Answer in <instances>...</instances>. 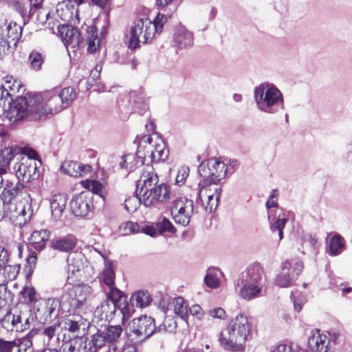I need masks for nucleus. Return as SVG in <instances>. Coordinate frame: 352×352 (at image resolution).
<instances>
[{
	"label": "nucleus",
	"instance_id": "f257e3e1",
	"mask_svg": "<svg viewBox=\"0 0 352 352\" xmlns=\"http://www.w3.org/2000/svg\"><path fill=\"white\" fill-rule=\"evenodd\" d=\"M65 109L61 98L54 91L46 93L43 97L34 94L27 97L18 98L11 105L8 116L11 121H18L36 114L40 117L49 113H55Z\"/></svg>",
	"mask_w": 352,
	"mask_h": 352
},
{
	"label": "nucleus",
	"instance_id": "f03ea898",
	"mask_svg": "<svg viewBox=\"0 0 352 352\" xmlns=\"http://www.w3.org/2000/svg\"><path fill=\"white\" fill-rule=\"evenodd\" d=\"M146 168L138 185L142 204L149 207L168 202L171 197L170 187L164 182H160L159 177L152 166H147Z\"/></svg>",
	"mask_w": 352,
	"mask_h": 352
},
{
	"label": "nucleus",
	"instance_id": "7ed1b4c3",
	"mask_svg": "<svg viewBox=\"0 0 352 352\" xmlns=\"http://www.w3.org/2000/svg\"><path fill=\"white\" fill-rule=\"evenodd\" d=\"M267 278L263 268L258 263L249 266L236 280L235 288L239 296L250 301L264 296Z\"/></svg>",
	"mask_w": 352,
	"mask_h": 352
},
{
	"label": "nucleus",
	"instance_id": "20e7f679",
	"mask_svg": "<svg viewBox=\"0 0 352 352\" xmlns=\"http://www.w3.org/2000/svg\"><path fill=\"white\" fill-rule=\"evenodd\" d=\"M250 331L247 316L237 315L228 323L227 328L219 336L221 346L227 351H243Z\"/></svg>",
	"mask_w": 352,
	"mask_h": 352
},
{
	"label": "nucleus",
	"instance_id": "39448f33",
	"mask_svg": "<svg viewBox=\"0 0 352 352\" xmlns=\"http://www.w3.org/2000/svg\"><path fill=\"white\" fill-rule=\"evenodd\" d=\"M60 36L64 41L65 46L73 50L74 52L79 47H84L87 45L88 52L94 53L98 48L100 38L97 34L96 25L88 26L86 29V41H84L80 36V33L76 28L63 25L58 27Z\"/></svg>",
	"mask_w": 352,
	"mask_h": 352
},
{
	"label": "nucleus",
	"instance_id": "423d86ee",
	"mask_svg": "<svg viewBox=\"0 0 352 352\" xmlns=\"http://www.w3.org/2000/svg\"><path fill=\"white\" fill-rule=\"evenodd\" d=\"M254 98L258 109L268 114H275L284 108L281 91L274 85L263 83L255 87Z\"/></svg>",
	"mask_w": 352,
	"mask_h": 352
},
{
	"label": "nucleus",
	"instance_id": "0eeeda50",
	"mask_svg": "<svg viewBox=\"0 0 352 352\" xmlns=\"http://www.w3.org/2000/svg\"><path fill=\"white\" fill-rule=\"evenodd\" d=\"M3 204L5 215L20 226L30 220L33 214L31 197L28 192H21L10 201L3 202Z\"/></svg>",
	"mask_w": 352,
	"mask_h": 352
},
{
	"label": "nucleus",
	"instance_id": "6e6552de",
	"mask_svg": "<svg viewBox=\"0 0 352 352\" xmlns=\"http://www.w3.org/2000/svg\"><path fill=\"white\" fill-rule=\"evenodd\" d=\"M122 332V328L120 325H101L90 340L96 352L102 347H107L106 352H116L117 347L115 342L119 339Z\"/></svg>",
	"mask_w": 352,
	"mask_h": 352
},
{
	"label": "nucleus",
	"instance_id": "1a4fd4ad",
	"mask_svg": "<svg viewBox=\"0 0 352 352\" xmlns=\"http://www.w3.org/2000/svg\"><path fill=\"white\" fill-rule=\"evenodd\" d=\"M156 34L155 25L148 19H140L133 23L130 29L129 47L135 50L140 43H146L153 40Z\"/></svg>",
	"mask_w": 352,
	"mask_h": 352
},
{
	"label": "nucleus",
	"instance_id": "9d476101",
	"mask_svg": "<svg viewBox=\"0 0 352 352\" xmlns=\"http://www.w3.org/2000/svg\"><path fill=\"white\" fill-rule=\"evenodd\" d=\"M30 310L21 305L12 309L1 320V326L8 331L21 332L30 327Z\"/></svg>",
	"mask_w": 352,
	"mask_h": 352
},
{
	"label": "nucleus",
	"instance_id": "9b49d317",
	"mask_svg": "<svg viewBox=\"0 0 352 352\" xmlns=\"http://www.w3.org/2000/svg\"><path fill=\"white\" fill-rule=\"evenodd\" d=\"M157 333L153 318L142 316L133 319L128 324V337L131 340L144 341Z\"/></svg>",
	"mask_w": 352,
	"mask_h": 352
},
{
	"label": "nucleus",
	"instance_id": "f8f14e48",
	"mask_svg": "<svg viewBox=\"0 0 352 352\" xmlns=\"http://www.w3.org/2000/svg\"><path fill=\"white\" fill-rule=\"evenodd\" d=\"M205 184L204 180L199 184L195 203L197 207L200 206L206 212H212L218 205L221 193V188L217 186Z\"/></svg>",
	"mask_w": 352,
	"mask_h": 352
},
{
	"label": "nucleus",
	"instance_id": "ddd939ff",
	"mask_svg": "<svg viewBox=\"0 0 352 352\" xmlns=\"http://www.w3.org/2000/svg\"><path fill=\"white\" fill-rule=\"evenodd\" d=\"M302 262L298 258L287 260L281 264V270L276 276L274 284L279 287H289L295 284L303 270Z\"/></svg>",
	"mask_w": 352,
	"mask_h": 352
},
{
	"label": "nucleus",
	"instance_id": "4468645a",
	"mask_svg": "<svg viewBox=\"0 0 352 352\" xmlns=\"http://www.w3.org/2000/svg\"><path fill=\"white\" fill-rule=\"evenodd\" d=\"M198 171L205 184H217L225 178L227 168L223 162L216 159H210L199 166Z\"/></svg>",
	"mask_w": 352,
	"mask_h": 352
},
{
	"label": "nucleus",
	"instance_id": "2eb2a0df",
	"mask_svg": "<svg viewBox=\"0 0 352 352\" xmlns=\"http://www.w3.org/2000/svg\"><path fill=\"white\" fill-rule=\"evenodd\" d=\"M194 210L193 201L186 197H179L174 199L170 207L175 221L183 226L188 225Z\"/></svg>",
	"mask_w": 352,
	"mask_h": 352
},
{
	"label": "nucleus",
	"instance_id": "dca6fc26",
	"mask_svg": "<svg viewBox=\"0 0 352 352\" xmlns=\"http://www.w3.org/2000/svg\"><path fill=\"white\" fill-rule=\"evenodd\" d=\"M60 302L56 298H50L40 302L35 311L36 319L42 324L50 322L59 315Z\"/></svg>",
	"mask_w": 352,
	"mask_h": 352
},
{
	"label": "nucleus",
	"instance_id": "f3484780",
	"mask_svg": "<svg viewBox=\"0 0 352 352\" xmlns=\"http://www.w3.org/2000/svg\"><path fill=\"white\" fill-rule=\"evenodd\" d=\"M72 212L76 217H87L94 208L93 197L90 192H82L70 201Z\"/></svg>",
	"mask_w": 352,
	"mask_h": 352
},
{
	"label": "nucleus",
	"instance_id": "a211bd4d",
	"mask_svg": "<svg viewBox=\"0 0 352 352\" xmlns=\"http://www.w3.org/2000/svg\"><path fill=\"white\" fill-rule=\"evenodd\" d=\"M142 150L146 155V162L148 163L164 162L168 157V150L166 148L165 142L157 138L154 145L143 146Z\"/></svg>",
	"mask_w": 352,
	"mask_h": 352
},
{
	"label": "nucleus",
	"instance_id": "6ab92c4d",
	"mask_svg": "<svg viewBox=\"0 0 352 352\" xmlns=\"http://www.w3.org/2000/svg\"><path fill=\"white\" fill-rule=\"evenodd\" d=\"M59 347V352H96L91 340L84 337L63 340Z\"/></svg>",
	"mask_w": 352,
	"mask_h": 352
},
{
	"label": "nucleus",
	"instance_id": "aec40b11",
	"mask_svg": "<svg viewBox=\"0 0 352 352\" xmlns=\"http://www.w3.org/2000/svg\"><path fill=\"white\" fill-rule=\"evenodd\" d=\"M14 178V180L3 179L0 184V198L3 202L10 201L14 197L19 196L21 192H26L24 190V185Z\"/></svg>",
	"mask_w": 352,
	"mask_h": 352
},
{
	"label": "nucleus",
	"instance_id": "412c9836",
	"mask_svg": "<svg viewBox=\"0 0 352 352\" xmlns=\"http://www.w3.org/2000/svg\"><path fill=\"white\" fill-rule=\"evenodd\" d=\"M0 30L3 38L12 43L14 47H16L18 41L22 36L23 28L21 25L17 24L15 21L9 20L8 19H0Z\"/></svg>",
	"mask_w": 352,
	"mask_h": 352
},
{
	"label": "nucleus",
	"instance_id": "4be33fe9",
	"mask_svg": "<svg viewBox=\"0 0 352 352\" xmlns=\"http://www.w3.org/2000/svg\"><path fill=\"white\" fill-rule=\"evenodd\" d=\"M36 168L35 161L28 157H22L14 167L17 179L26 182L34 178Z\"/></svg>",
	"mask_w": 352,
	"mask_h": 352
},
{
	"label": "nucleus",
	"instance_id": "5701e85b",
	"mask_svg": "<svg viewBox=\"0 0 352 352\" xmlns=\"http://www.w3.org/2000/svg\"><path fill=\"white\" fill-rule=\"evenodd\" d=\"M86 258L85 255L79 252H73L67 257L68 278H78L84 268Z\"/></svg>",
	"mask_w": 352,
	"mask_h": 352
},
{
	"label": "nucleus",
	"instance_id": "b1692460",
	"mask_svg": "<svg viewBox=\"0 0 352 352\" xmlns=\"http://www.w3.org/2000/svg\"><path fill=\"white\" fill-rule=\"evenodd\" d=\"M60 327L59 322L49 326H45L43 329L39 330L38 336H41L47 348L57 349L60 345V340L58 330Z\"/></svg>",
	"mask_w": 352,
	"mask_h": 352
},
{
	"label": "nucleus",
	"instance_id": "393cba45",
	"mask_svg": "<svg viewBox=\"0 0 352 352\" xmlns=\"http://www.w3.org/2000/svg\"><path fill=\"white\" fill-rule=\"evenodd\" d=\"M142 148V146H139L136 155L130 153L123 155L120 162V167L126 170H132L137 166L144 164L146 163V155L144 153Z\"/></svg>",
	"mask_w": 352,
	"mask_h": 352
},
{
	"label": "nucleus",
	"instance_id": "a878e982",
	"mask_svg": "<svg viewBox=\"0 0 352 352\" xmlns=\"http://www.w3.org/2000/svg\"><path fill=\"white\" fill-rule=\"evenodd\" d=\"M63 328L70 333H76V338L80 331L85 332L89 327L88 321L80 315H68L63 321Z\"/></svg>",
	"mask_w": 352,
	"mask_h": 352
},
{
	"label": "nucleus",
	"instance_id": "bb28decb",
	"mask_svg": "<svg viewBox=\"0 0 352 352\" xmlns=\"http://www.w3.org/2000/svg\"><path fill=\"white\" fill-rule=\"evenodd\" d=\"M131 109L133 113L143 116L147 111L148 99L142 90L133 91L129 96Z\"/></svg>",
	"mask_w": 352,
	"mask_h": 352
},
{
	"label": "nucleus",
	"instance_id": "cd10ccee",
	"mask_svg": "<svg viewBox=\"0 0 352 352\" xmlns=\"http://www.w3.org/2000/svg\"><path fill=\"white\" fill-rule=\"evenodd\" d=\"M60 170L69 176L77 177L89 172L91 166L80 164L78 162L66 160L61 164Z\"/></svg>",
	"mask_w": 352,
	"mask_h": 352
},
{
	"label": "nucleus",
	"instance_id": "c85d7f7f",
	"mask_svg": "<svg viewBox=\"0 0 352 352\" xmlns=\"http://www.w3.org/2000/svg\"><path fill=\"white\" fill-rule=\"evenodd\" d=\"M329 339L324 334H314L309 338L308 345L313 352H327Z\"/></svg>",
	"mask_w": 352,
	"mask_h": 352
},
{
	"label": "nucleus",
	"instance_id": "c756f323",
	"mask_svg": "<svg viewBox=\"0 0 352 352\" xmlns=\"http://www.w3.org/2000/svg\"><path fill=\"white\" fill-rule=\"evenodd\" d=\"M67 201V197L63 194H55L50 199L52 215L55 219L62 216Z\"/></svg>",
	"mask_w": 352,
	"mask_h": 352
},
{
	"label": "nucleus",
	"instance_id": "7c9ffc66",
	"mask_svg": "<svg viewBox=\"0 0 352 352\" xmlns=\"http://www.w3.org/2000/svg\"><path fill=\"white\" fill-rule=\"evenodd\" d=\"M2 268L0 269V284H6L14 280L19 272H20V265L14 264V265H4Z\"/></svg>",
	"mask_w": 352,
	"mask_h": 352
},
{
	"label": "nucleus",
	"instance_id": "2f4dec72",
	"mask_svg": "<svg viewBox=\"0 0 352 352\" xmlns=\"http://www.w3.org/2000/svg\"><path fill=\"white\" fill-rule=\"evenodd\" d=\"M174 40L179 48L190 47L193 43V35L185 28H180L175 33Z\"/></svg>",
	"mask_w": 352,
	"mask_h": 352
},
{
	"label": "nucleus",
	"instance_id": "473e14b6",
	"mask_svg": "<svg viewBox=\"0 0 352 352\" xmlns=\"http://www.w3.org/2000/svg\"><path fill=\"white\" fill-rule=\"evenodd\" d=\"M50 232L47 230L34 231L29 238L30 243L34 245L36 250H41L45 246V241L48 240Z\"/></svg>",
	"mask_w": 352,
	"mask_h": 352
},
{
	"label": "nucleus",
	"instance_id": "72a5a7b5",
	"mask_svg": "<svg viewBox=\"0 0 352 352\" xmlns=\"http://www.w3.org/2000/svg\"><path fill=\"white\" fill-rule=\"evenodd\" d=\"M63 307H67L68 310L79 308L77 299H76L73 287L66 288L62 293L58 300Z\"/></svg>",
	"mask_w": 352,
	"mask_h": 352
},
{
	"label": "nucleus",
	"instance_id": "f704fd0d",
	"mask_svg": "<svg viewBox=\"0 0 352 352\" xmlns=\"http://www.w3.org/2000/svg\"><path fill=\"white\" fill-rule=\"evenodd\" d=\"M76 245V240L74 237H63L53 240L51 242V247L60 252H69L75 248Z\"/></svg>",
	"mask_w": 352,
	"mask_h": 352
},
{
	"label": "nucleus",
	"instance_id": "c9c22d12",
	"mask_svg": "<svg viewBox=\"0 0 352 352\" xmlns=\"http://www.w3.org/2000/svg\"><path fill=\"white\" fill-rule=\"evenodd\" d=\"M109 289L110 291L107 294L106 300H108L109 303H113L115 305V311L116 312L119 310L124 316L126 310V306L124 305L123 307H121V292L118 289L114 287V286L109 287Z\"/></svg>",
	"mask_w": 352,
	"mask_h": 352
},
{
	"label": "nucleus",
	"instance_id": "e433bc0d",
	"mask_svg": "<svg viewBox=\"0 0 352 352\" xmlns=\"http://www.w3.org/2000/svg\"><path fill=\"white\" fill-rule=\"evenodd\" d=\"M76 299H77L79 308L81 307L91 294V287L89 285H77L73 286Z\"/></svg>",
	"mask_w": 352,
	"mask_h": 352
},
{
	"label": "nucleus",
	"instance_id": "4c0bfd02",
	"mask_svg": "<svg viewBox=\"0 0 352 352\" xmlns=\"http://www.w3.org/2000/svg\"><path fill=\"white\" fill-rule=\"evenodd\" d=\"M151 298L147 292L138 291L131 296L130 302L133 307L143 308L147 307Z\"/></svg>",
	"mask_w": 352,
	"mask_h": 352
},
{
	"label": "nucleus",
	"instance_id": "58836bf2",
	"mask_svg": "<svg viewBox=\"0 0 352 352\" xmlns=\"http://www.w3.org/2000/svg\"><path fill=\"white\" fill-rule=\"evenodd\" d=\"M115 305L113 303H109L108 300H104L100 307H98L94 311V316L100 318L101 320L104 319V321L107 320L109 317L114 315Z\"/></svg>",
	"mask_w": 352,
	"mask_h": 352
},
{
	"label": "nucleus",
	"instance_id": "ea45409f",
	"mask_svg": "<svg viewBox=\"0 0 352 352\" xmlns=\"http://www.w3.org/2000/svg\"><path fill=\"white\" fill-rule=\"evenodd\" d=\"M329 254L336 256L342 252L344 249V240L339 234L333 235L329 244Z\"/></svg>",
	"mask_w": 352,
	"mask_h": 352
},
{
	"label": "nucleus",
	"instance_id": "a19ab883",
	"mask_svg": "<svg viewBox=\"0 0 352 352\" xmlns=\"http://www.w3.org/2000/svg\"><path fill=\"white\" fill-rule=\"evenodd\" d=\"M38 333L39 330L38 329H32L25 336L19 340V345L17 346L18 349L25 351L32 349L33 347V342L38 336Z\"/></svg>",
	"mask_w": 352,
	"mask_h": 352
},
{
	"label": "nucleus",
	"instance_id": "79ce46f5",
	"mask_svg": "<svg viewBox=\"0 0 352 352\" xmlns=\"http://www.w3.org/2000/svg\"><path fill=\"white\" fill-rule=\"evenodd\" d=\"M218 274L221 275L222 272L217 268L208 270L207 274L204 277V282L208 287L214 289L220 285Z\"/></svg>",
	"mask_w": 352,
	"mask_h": 352
},
{
	"label": "nucleus",
	"instance_id": "37998d69",
	"mask_svg": "<svg viewBox=\"0 0 352 352\" xmlns=\"http://www.w3.org/2000/svg\"><path fill=\"white\" fill-rule=\"evenodd\" d=\"M173 304L174 307V313L177 316H179L181 319L186 321L188 309L184 299L182 297L175 298L173 299Z\"/></svg>",
	"mask_w": 352,
	"mask_h": 352
},
{
	"label": "nucleus",
	"instance_id": "c03bdc74",
	"mask_svg": "<svg viewBox=\"0 0 352 352\" xmlns=\"http://www.w3.org/2000/svg\"><path fill=\"white\" fill-rule=\"evenodd\" d=\"M65 108H67L76 98V93L73 87H67L58 93Z\"/></svg>",
	"mask_w": 352,
	"mask_h": 352
},
{
	"label": "nucleus",
	"instance_id": "a18cd8bd",
	"mask_svg": "<svg viewBox=\"0 0 352 352\" xmlns=\"http://www.w3.org/2000/svg\"><path fill=\"white\" fill-rule=\"evenodd\" d=\"M13 295L5 284H0V309H6L12 302Z\"/></svg>",
	"mask_w": 352,
	"mask_h": 352
},
{
	"label": "nucleus",
	"instance_id": "49530a36",
	"mask_svg": "<svg viewBox=\"0 0 352 352\" xmlns=\"http://www.w3.org/2000/svg\"><path fill=\"white\" fill-rule=\"evenodd\" d=\"M177 329V322L171 316L164 318L162 324L157 327V333H173Z\"/></svg>",
	"mask_w": 352,
	"mask_h": 352
},
{
	"label": "nucleus",
	"instance_id": "de8ad7c7",
	"mask_svg": "<svg viewBox=\"0 0 352 352\" xmlns=\"http://www.w3.org/2000/svg\"><path fill=\"white\" fill-rule=\"evenodd\" d=\"M30 6L29 0H17L13 5L14 10L21 15L24 24L27 23L28 8Z\"/></svg>",
	"mask_w": 352,
	"mask_h": 352
},
{
	"label": "nucleus",
	"instance_id": "09e8293b",
	"mask_svg": "<svg viewBox=\"0 0 352 352\" xmlns=\"http://www.w3.org/2000/svg\"><path fill=\"white\" fill-rule=\"evenodd\" d=\"M29 62L32 69L38 71L41 68L44 56L36 51H32L29 55Z\"/></svg>",
	"mask_w": 352,
	"mask_h": 352
},
{
	"label": "nucleus",
	"instance_id": "8fccbe9b",
	"mask_svg": "<svg viewBox=\"0 0 352 352\" xmlns=\"http://www.w3.org/2000/svg\"><path fill=\"white\" fill-rule=\"evenodd\" d=\"M140 204H142V202L140 200L139 194L138 196H132L125 199L124 201V208L129 212H135Z\"/></svg>",
	"mask_w": 352,
	"mask_h": 352
},
{
	"label": "nucleus",
	"instance_id": "3c124183",
	"mask_svg": "<svg viewBox=\"0 0 352 352\" xmlns=\"http://www.w3.org/2000/svg\"><path fill=\"white\" fill-rule=\"evenodd\" d=\"M84 186L87 188L93 195V194H98L100 195L102 190V184L96 180H86L83 182Z\"/></svg>",
	"mask_w": 352,
	"mask_h": 352
},
{
	"label": "nucleus",
	"instance_id": "603ef678",
	"mask_svg": "<svg viewBox=\"0 0 352 352\" xmlns=\"http://www.w3.org/2000/svg\"><path fill=\"white\" fill-rule=\"evenodd\" d=\"M157 229L160 233L164 232H169L170 233H175L176 229L166 218L164 217L161 221L156 223Z\"/></svg>",
	"mask_w": 352,
	"mask_h": 352
},
{
	"label": "nucleus",
	"instance_id": "864d4df0",
	"mask_svg": "<svg viewBox=\"0 0 352 352\" xmlns=\"http://www.w3.org/2000/svg\"><path fill=\"white\" fill-rule=\"evenodd\" d=\"M114 277L115 274L113 267L110 264H109L103 271L104 283L109 286V287L114 286Z\"/></svg>",
	"mask_w": 352,
	"mask_h": 352
},
{
	"label": "nucleus",
	"instance_id": "5fc2aeb1",
	"mask_svg": "<svg viewBox=\"0 0 352 352\" xmlns=\"http://www.w3.org/2000/svg\"><path fill=\"white\" fill-rule=\"evenodd\" d=\"M86 0H66L67 3L70 4L71 6L74 10V13L73 12H71V16H69V19H71L72 21H74V24H76L75 21H77V23H79L80 18L78 14V7L84 3Z\"/></svg>",
	"mask_w": 352,
	"mask_h": 352
},
{
	"label": "nucleus",
	"instance_id": "6e6d98bb",
	"mask_svg": "<svg viewBox=\"0 0 352 352\" xmlns=\"http://www.w3.org/2000/svg\"><path fill=\"white\" fill-rule=\"evenodd\" d=\"M37 261V254L35 252H32L29 254L28 256L26 258V265L25 267V270L27 272V276H30L34 269Z\"/></svg>",
	"mask_w": 352,
	"mask_h": 352
},
{
	"label": "nucleus",
	"instance_id": "4d7b16f0",
	"mask_svg": "<svg viewBox=\"0 0 352 352\" xmlns=\"http://www.w3.org/2000/svg\"><path fill=\"white\" fill-rule=\"evenodd\" d=\"M287 222V219L283 218V219H278L275 222L271 223V230L274 231L278 232V236L279 239L281 240L283 237V230L285 226L286 223Z\"/></svg>",
	"mask_w": 352,
	"mask_h": 352
},
{
	"label": "nucleus",
	"instance_id": "13d9d810",
	"mask_svg": "<svg viewBox=\"0 0 352 352\" xmlns=\"http://www.w3.org/2000/svg\"><path fill=\"white\" fill-rule=\"evenodd\" d=\"M0 352H20L14 342L6 341L0 338Z\"/></svg>",
	"mask_w": 352,
	"mask_h": 352
},
{
	"label": "nucleus",
	"instance_id": "bf43d9fd",
	"mask_svg": "<svg viewBox=\"0 0 352 352\" xmlns=\"http://www.w3.org/2000/svg\"><path fill=\"white\" fill-rule=\"evenodd\" d=\"M121 230H123L124 232L123 234L124 235H129L131 234L135 233L138 232L140 229V226L137 223H134L132 221H128L124 223H123L121 227Z\"/></svg>",
	"mask_w": 352,
	"mask_h": 352
},
{
	"label": "nucleus",
	"instance_id": "052dcab7",
	"mask_svg": "<svg viewBox=\"0 0 352 352\" xmlns=\"http://www.w3.org/2000/svg\"><path fill=\"white\" fill-rule=\"evenodd\" d=\"M42 1L43 0H35V3H33L32 0H29L30 6L28 8V16L27 18V23L32 19L34 13L41 8Z\"/></svg>",
	"mask_w": 352,
	"mask_h": 352
},
{
	"label": "nucleus",
	"instance_id": "680f3d73",
	"mask_svg": "<svg viewBox=\"0 0 352 352\" xmlns=\"http://www.w3.org/2000/svg\"><path fill=\"white\" fill-rule=\"evenodd\" d=\"M167 18L164 14L158 13L153 22L156 28V34H160L163 29L164 25L166 23Z\"/></svg>",
	"mask_w": 352,
	"mask_h": 352
},
{
	"label": "nucleus",
	"instance_id": "e2e57ef3",
	"mask_svg": "<svg viewBox=\"0 0 352 352\" xmlns=\"http://www.w3.org/2000/svg\"><path fill=\"white\" fill-rule=\"evenodd\" d=\"M11 47V41L3 38L0 35V58L7 54V52Z\"/></svg>",
	"mask_w": 352,
	"mask_h": 352
},
{
	"label": "nucleus",
	"instance_id": "0e129e2a",
	"mask_svg": "<svg viewBox=\"0 0 352 352\" xmlns=\"http://www.w3.org/2000/svg\"><path fill=\"white\" fill-rule=\"evenodd\" d=\"M188 174H189V168L188 166L181 167L179 169L177 175L176 177V179H175L176 183L177 184H179L180 183H183L186 180L187 177L188 176Z\"/></svg>",
	"mask_w": 352,
	"mask_h": 352
},
{
	"label": "nucleus",
	"instance_id": "69168bd1",
	"mask_svg": "<svg viewBox=\"0 0 352 352\" xmlns=\"http://www.w3.org/2000/svg\"><path fill=\"white\" fill-rule=\"evenodd\" d=\"M209 315L213 318L223 320L226 318V313L221 307H217L209 311Z\"/></svg>",
	"mask_w": 352,
	"mask_h": 352
},
{
	"label": "nucleus",
	"instance_id": "338daca9",
	"mask_svg": "<svg viewBox=\"0 0 352 352\" xmlns=\"http://www.w3.org/2000/svg\"><path fill=\"white\" fill-rule=\"evenodd\" d=\"M277 196H278V190L276 189L273 190L269 200L266 202V207L267 208L278 207V203L276 201Z\"/></svg>",
	"mask_w": 352,
	"mask_h": 352
},
{
	"label": "nucleus",
	"instance_id": "774afa93",
	"mask_svg": "<svg viewBox=\"0 0 352 352\" xmlns=\"http://www.w3.org/2000/svg\"><path fill=\"white\" fill-rule=\"evenodd\" d=\"M190 314L197 317V319L201 320L204 316L203 309L199 305H192L189 309Z\"/></svg>",
	"mask_w": 352,
	"mask_h": 352
}]
</instances>
